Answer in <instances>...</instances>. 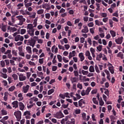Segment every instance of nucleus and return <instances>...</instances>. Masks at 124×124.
<instances>
[{
	"instance_id": "nucleus-1",
	"label": "nucleus",
	"mask_w": 124,
	"mask_h": 124,
	"mask_svg": "<svg viewBox=\"0 0 124 124\" xmlns=\"http://www.w3.org/2000/svg\"><path fill=\"white\" fill-rule=\"evenodd\" d=\"M16 18H17V19H18V20H19V23L18 24L19 26H22V25L24 24V22L26 21V18H24V16H17Z\"/></svg>"
},
{
	"instance_id": "nucleus-2",
	"label": "nucleus",
	"mask_w": 124,
	"mask_h": 124,
	"mask_svg": "<svg viewBox=\"0 0 124 124\" xmlns=\"http://www.w3.org/2000/svg\"><path fill=\"white\" fill-rule=\"evenodd\" d=\"M14 115L19 122L22 118V113L20 111L18 110L14 112Z\"/></svg>"
},
{
	"instance_id": "nucleus-3",
	"label": "nucleus",
	"mask_w": 124,
	"mask_h": 124,
	"mask_svg": "<svg viewBox=\"0 0 124 124\" xmlns=\"http://www.w3.org/2000/svg\"><path fill=\"white\" fill-rule=\"evenodd\" d=\"M54 117L55 118H57V119H62V118H63L64 116L62 111H59L54 114Z\"/></svg>"
},
{
	"instance_id": "nucleus-4",
	"label": "nucleus",
	"mask_w": 124,
	"mask_h": 124,
	"mask_svg": "<svg viewBox=\"0 0 124 124\" xmlns=\"http://www.w3.org/2000/svg\"><path fill=\"white\" fill-rule=\"evenodd\" d=\"M24 41V37L23 36H21L20 35H17L15 37V41Z\"/></svg>"
},
{
	"instance_id": "nucleus-5",
	"label": "nucleus",
	"mask_w": 124,
	"mask_h": 124,
	"mask_svg": "<svg viewBox=\"0 0 124 124\" xmlns=\"http://www.w3.org/2000/svg\"><path fill=\"white\" fill-rule=\"evenodd\" d=\"M124 40V37L121 36L118 37L117 39H115V42L117 44H122L123 43V41Z\"/></svg>"
},
{
	"instance_id": "nucleus-6",
	"label": "nucleus",
	"mask_w": 124,
	"mask_h": 124,
	"mask_svg": "<svg viewBox=\"0 0 124 124\" xmlns=\"http://www.w3.org/2000/svg\"><path fill=\"white\" fill-rule=\"evenodd\" d=\"M28 41L30 46H31L32 47H34V46L35 45V42H36L35 40L31 39V40H29Z\"/></svg>"
},
{
	"instance_id": "nucleus-7",
	"label": "nucleus",
	"mask_w": 124,
	"mask_h": 124,
	"mask_svg": "<svg viewBox=\"0 0 124 124\" xmlns=\"http://www.w3.org/2000/svg\"><path fill=\"white\" fill-rule=\"evenodd\" d=\"M83 28H84L81 30V32L82 33H87V32H89V28H88V26L84 25L83 26Z\"/></svg>"
},
{
	"instance_id": "nucleus-8",
	"label": "nucleus",
	"mask_w": 124,
	"mask_h": 124,
	"mask_svg": "<svg viewBox=\"0 0 124 124\" xmlns=\"http://www.w3.org/2000/svg\"><path fill=\"white\" fill-rule=\"evenodd\" d=\"M23 92L24 93H27L29 92V89H30V85H27L26 86L23 87Z\"/></svg>"
},
{
	"instance_id": "nucleus-9",
	"label": "nucleus",
	"mask_w": 124,
	"mask_h": 124,
	"mask_svg": "<svg viewBox=\"0 0 124 124\" xmlns=\"http://www.w3.org/2000/svg\"><path fill=\"white\" fill-rule=\"evenodd\" d=\"M27 79V77L24 76L23 74H21L19 76V81H25Z\"/></svg>"
},
{
	"instance_id": "nucleus-10",
	"label": "nucleus",
	"mask_w": 124,
	"mask_h": 124,
	"mask_svg": "<svg viewBox=\"0 0 124 124\" xmlns=\"http://www.w3.org/2000/svg\"><path fill=\"white\" fill-rule=\"evenodd\" d=\"M66 124H75V119L72 118L66 122Z\"/></svg>"
},
{
	"instance_id": "nucleus-11",
	"label": "nucleus",
	"mask_w": 124,
	"mask_h": 124,
	"mask_svg": "<svg viewBox=\"0 0 124 124\" xmlns=\"http://www.w3.org/2000/svg\"><path fill=\"white\" fill-rule=\"evenodd\" d=\"M83 104H86V102H85V100L83 99H81L79 101H78V106L79 107H82V105Z\"/></svg>"
},
{
	"instance_id": "nucleus-12",
	"label": "nucleus",
	"mask_w": 124,
	"mask_h": 124,
	"mask_svg": "<svg viewBox=\"0 0 124 124\" xmlns=\"http://www.w3.org/2000/svg\"><path fill=\"white\" fill-rule=\"evenodd\" d=\"M78 57L79 59H80V62H83V61L85 60V57L84 56V54H83V53H80L78 54Z\"/></svg>"
},
{
	"instance_id": "nucleus-13",
	"label": "nucleus",
	"mask_w": 124,
	"mask_h": 124,
	"mask_svg": "<svg viewBox=\"0 0 124 124\" xmlns=\"http://www.w3.org/2000/svg\"><path fill=\"white\" fill-rule=\"evenodd\" d=\"M18 105L19 106L20 110H24V109L25 108V105H24V104L22 102H19L18 103Z\"/></svg>"
},
{
	"instance_id": "nucleus-14",
	"label": "nucleus",
	"mask_w": 124,
	"mask_h": 124,
	"mask_svg": "<svg viewBox=\"0 0 124 124\" xmlns=\"http://www.w3.org/2000/svg\"><path fill=\"white\" fill-rule=\"evenodd\" d=\"M13 108H18V101H15L12 103Z\"/></svg>"
},
{
	"instance_id": "nucleus-15",
	"label": "nucleus",
	"mask_w": 124,
	"mask_h": 124,
	"mask_svg": "<svg viewBox=\"0 0 124 124\" xmlns=\"http://www.w3.org/2000/svg\"><path fill=\"white\" fill-rule=\"evenodd\" d=\"M108 70H109V71H110V73H111V74H114V73L115 72V69H114L113 66H109Z\"/></svg>"
},
{
	"instance_id": "nucleus-16",
	"label": "nucleus",
	"mask_w": 124,
	"mask_h": 124,
	"mask_svg": "<svg viewBox=\"0 0 124 124\" xmlns=\"http://www.w3.org/2000/svg\"><path fill=\"white\" fill-rule=\"evenodd\" d=\"M28 32L29 34L31 35V36H33L34 35V30H29L27 31Z\"/></svg>"
},
{
	"instance_id": "nucleus-17",
	"label": "nucleus",
	"mask_w": 124,
	"mask_h": 124,
	"mask_svg": "<svg viewBox=\"0 0 124 124\" xmlns=\"http://www.w3.org/2000/svg\"><path fill=\"white\" fill-rule=\"evenodd\" d=\"M95 25L97 26H103V22L99 21L98 20H96L95 21Z\"/></svg>"
},
{
	"instance_id": "nucleus-18",
	"label": "nucleus",
	"mask_w": 124,
	"mask_h": 124,
	"mask_svg": "<svg viewBox=\"0 0 124 124\" xmlns=\"http://www.w3.org/2000/svg\"><path fill=\"white\" fill-rule=\"evenodd\" d=\"M101 58H102V54L100 53L99 55H97L96 61H100L101 60Z\"/></svg>"
},
{
	"instance_id": "nucleus-19",
	"label": "nucleus",
	"mask_w": 124,
	"mask_h": 124,
	"mask_svg": "<svg viewBox=\"0 0 124 124\" xmlns=\"http://www.w3.org/2000/svg\"><path fill=\"white\" fill-rule=\"evenodd\" d=\"M26 50L29 54H31V47L30 46L26 47Z\"/></svg>"
},
{
	"instance_id": "nucleus-20",
	"label": "nucleus",
	"mask_w": 124,
	"mask_h": 124,
	"mask_svg": "<svg viewBox=\"0 0 124 124\" xmlns=\"http://www.w3.org/2000/svg\"><path fill=\"white\" fill-rule=\"evenodd\" d=\"M109 32L112 36V37H115L116 36V32L113 30H110Z\"/></svg>"
},
{
	"instance_id": "nucleus-21",
	"label": "nucleus",
	"mask_w": 124,
	"mask_h": 124,
	"mask_svg": "<svg viewBox=\"0 0 124 124\" xmlns=\"http://www.w3.org/2000/svg\"><path fill=\"white\" fill-rule=\"evenodd\" d=\"M71 81L72 84H73V83H77V78L76 77L72 78H71Z\"/></svg>"
},
{
	"instance_id": "nucleus-22",
	"label": "nucleus",
	"mask_w": 124,
	"mask_h": 124,
	"mask_svg": "<svg viewBox=\"0 0 124 124\" xmlns=\"http://www.w3.org/2000/svg\"><path fill=\"white\" fill-rule=\"evenodd\" d=\"M92 90V88L91 87H88L87 90L85 91V93L86 95H89V93H90V92H91Z\"/></svg>"
},
{
	"instance_id": "nucleus-23",
	"label": "nucleus",
	"mask_w": 124,
	"mask_h": 124,
	"mask_svg": "<svg viewBox=\"0 0 124 124\" xmlns=\"http://www.w3.org/2000/svg\"><path fill=\"white\" fill-rule=\"evenodd\" d=\"M1 114L2 115V116H4L5 115H7V111L2 109L1 110Z\"/></svg>"
},
{
	"instance_id": "nucleus-24",
	"label": "nucleus",
	"mask_w": 124,
	"mask_h": 124,
	"mask_svg": "<svg viewBox=\"0 0 124 124\" xmlns=\"http://www.w3.org/2000/svg\"><path fill=\"white\" fill-rule=\"evenodd\" d=\"M12 77H13V78H14V80H15V81L18 80V76L16 74H13L12 75Z\"/></svg>"
},
{
	"instance_id": "nucleus-25",
	"label": "nucleus",
	"mask_w": 124,
	"mask_h": 124,
	"mask_svg": "<svg viewBox=\"0 0 124 124\" xmlns=\"http://www.w3.org/2000/svg\"><path fill=\"white\" fill-rule=\"evenodd\" d=\"M117 57L123 59L124 58V54H123V52H120L118 53Z\"/></svg>"
},
{
	"instance_id": "nucleus-26",
	"label": "nucleus",
	"mask_w": 124,
	"mask_h": 124,
	"mask_svg": "<svg viewBox=\"0 0 124 124\" xmlns=\"http://www.w3.org/2000/svg\"><path fill=\"white\" fill-rule=\"evenodd\" d=\"M54 92H55V90L54 89L49 90L47 93L48 95H50V94H52V93H54Z\"/></svg>"
},
{
	"instance_id": "nucleus-27",
	"label": "nucleus",
	"mask_w": 124,
	"mask_h": 124,
	"mask_svg": "<svg viewBox=\"0 0 124 124\" xmlns=\"http://www.w3.org/2000/svg\"><path fill=\"white\" fill-rule=\"evenodd\" d=\"M93 101L94 104H96V105H98V102L97 101V100H96V98L93 97Z\"/></svg>"
},
{
	"instance_id": "nucleus-28",
	"label": "nucleus",
	"mask_w": 124,
	"mask_h": 124,
	"mask_svg": "<svg viewBox=\"0 0 124 124\" xmlns=\"http://www.w3.org/2000/svg\"><path fill=\"white\" fill-rule=\"evenodd\" d=\"M99 101V105H100V106H103V105H104V102L103 101V100H102V98L101 97Z\"/></svg>"
},
{
	"instance_id": "nucleus-29",
	"label": "nucleus",
	"mask_w": 124,
	"mask_h": 124,
	"mask_svg": "<svg viewBox=\"0 0 124 124\" xmlns=\"http://www.w3.org/2000/svg\"><path fill=\"white\" fill-rule=\"evenodd\" d=\"M57 58L58 59V61L60 62H62V57L61 55H57Z\"/></svg>"
},
{
	"instance_id": "nucleus-30",
	"label": "nucleus",
	"mask_w": 124,
	"mask_h": 124,
	"mask_svg": "<svg viewBox=\"0 0 124 124\" xmlns=\"http://www.w3.org/2000/svg\"><path fill=\"white\" fill-rule=\"evenodd\" d=\"M89 71L90 72H94V68L93 67V66H90L89 68Z\"/></svg>"
},
{
	"instance_id": "nucleus-31",
	"label": "nucleus",
	"mask_w": 124,
	"mask_h": 124,
	"mask_svg": "<svg viewBox=\"0 0 124 124\" xmlns=\"http://www.w3.org/2000/svg\"><path fill=\"white\" fill-rule=\"evenodd\" d=\"M0 65L2 66V67H5V61H0Z\"/></svg>"
},
{
	"instance_id": "nucleus-32",
	"label": "nucleus",
	"mask_w": 124,
	"mask_h": 124,
	"mask_svg": "<svg viewBox=\"0 0 124 124\" xmlns=\"http://www.w3.org/2000/svg\"><path fill=\"white\" fill-rule=\"evenodd\" d=\"M31 5H32V3L31 2L27 3L25 5L26 8H28V7H30V6H31Z\"/></svg>"
},
{
	"instance_id": "nucleus-33",
	"label": "nucleus",
	"mask_w": 124,
	"mask_h": 124,
	"mask_svg": "<svg viewBox=\"0 0 124 124\" xmlns=\"http://www.w3.org/2000/svg\"><path fill=\"white\" fill-rule=\"evenodd\" d=\"M33 28H34V27H33L32 24H28V28L29 30H33Z\"/></svg>"
},
{
	"instance_id": "nucleus-34",
	"label": "nucleus",
	"mask_w": 124,
	"mask_h": 124,
	"mask_svg": "<svg viewBox=\"0 0 124 124\" xmlns=\"http://www.w3.org/2000/svg\"><path fill=\"white\" fill-rule=\"evenodd\" d=\"M97 49L99 52H101L102 50V45H99L97 47Z\"/></svg>"
},
{
	"instance_id": "nucleus-35",
	"label": "nucleus",
	"mask_w": 124,
	"mask_h": 124,
	"mask_svg": "<svg viewBox=\"0 0 124 124\" xmlns=\"http://www.w3.org/2000/svg\"><path fill=\"white\" fill-rule=\"evenodd\" d=\"M44 12V10L41 9L37 11V14H43V13Z\"/></svg>"
},
{
	"instance_id": "nucleus-36",
	"label": "nucleus",
	"mask_w": 124,
	"mask_h": 124,
	"mask_svg": "<svg viewBox=\"0 0 124 124\" xmlns=\"http://www.w3.org/2000/svg\"><path fill=\"white\" fill-rule=\"evenodd\" d=\"M82 73L83 75H88V74H89V72L88 71L82 70Z\"/></svg>"
},
{
	"instance_id": "nucleus-37",
	"label": "nucleus",
	"mask_w": 124,
	"mask_h": 124,
	"mask_svg": "<svg viewBox=\"0 0 124 124\" xmlns=\"http://www.w3.org/2000/svg\"><path fill=\"white\" fill-rule=\"evenodd\" d=\"M74 74L75 77H78V76H79V73L78 72V71H77V70L74 71Z\"/></svg>"
},
{
	"instance_id": "nucleus-38",
	"label": "nucleus",
	"mask_w": 124,
	"mask_h": 124,
	"mask_svg": "<svg viewBox=\"0 0 124 124\" xmlns=\"http://www.w3.org/2000/svg\"><path fill=\"white\" fill-rule=\"evenodd\" d=\"M109 23L110 26V28H113V24H114V22H113L112 20L109 19Z\"/></svg>"
},
{
	"instance_id": "nucleus-39",
	"label": "nucleus",
	"mask_w": 124,
	"mask_h": 124,
	"mask_svg": "<svg viewBox=\"0 0 124 124\" xmlns=\"http://www.w3.org/2000/svg\"><path fill=\"white\" fill-rule=\"evenodd\" d=\"M95 69L96 72H97V73H100V71H99V69H98V66H97V65H95Z\"/></svg>"
},
{
	"instance_id": "nucleus-40",
	"label": "nucleus",
	"mask_w": 124,
	"mask_h": 124,
	"mask_svg": "<svg viewBox=\"0 0 124 124\" xmlns=\"http://www.w3.org/2000/svg\"><path fill=\"white\" fill-rule=\"evenodd\" d=\"M94 30H95V28L94 27L93 28H90V31L91 33H92V34H93V33H94Z\"/></svg>"
},
{
	"instance_id": "nucleus-41",
	"label": "nucleus",
	"mask_w": 124,
	"mask_h": 124,
	"mask_svg": "<svg viewBox=\"0 0 124 124\" xmlns=\"http://www.w3.org/2000/svg\"><path fill=\"white\" fill-rule=\"evenodd\" d=\"M18 97H19L20 98L19 99V101L20 100H23V95H22V94L21 93H19L18 95Z\"/></svg>"
},
{
	"instance_id": "nucleus-42",
	"label": "nucleus",
	"mask_w": 124,
	"mask_h": 124,
	"mask_svg": "<svg viewBox=\"0 0 124 124\" xmlns=\"http://www.w3.org/2000/svg\"><path fill=\"white\" fill-rule=\"evenodd\" d=\"M27 115H28V116H31V112L27 110L24 113V116H27Z\"/></svg>"
},
{
	"instance_id": "nucleus-43",
	"label": "nucleus",
	"mask_w": 124,
	"mask_h": 124,
	"mask_svg": "<svg viewBox=\"0 0 124 124\" xmlns=\"http://www.w3.org/2000/svg\"><path fill=\"white\" fill-rule=\"evenodd\" d=\"M101 16L103 18H105L106 17H107V14L105 13H101Z\"/></svg>"
},
{
	"instance_id": "nucleus-44",
	"label": "nucleus",
	"mask_w": 124,
	"mask_h": 124,
	"mask_svg": "<svg viewBox=\"0 0 124 124\" xmlns=\"http://www.w3.org/2000/svg\"><path fill=\"white\" fill-rule=\"evenodd\" d=\"M87 25L89 28H92L94 26L93 22H90L87 24Z\"/></svg>"
},
{
	"instance_id": "nucleus-45",
	"label": "nucleus",
	"mask_w": 124,
	"mask_h": 124,
	"mask_svg": "<svg viewBox=\"0 0 124 124\" xmlns=\"http://www.w3.org/2000/svg\"><path fill=\"white\" fill-rule=\"evenodd\" d=\"M26 29H22L20 30L21 34H25L26 33Z\"/></svg>"
},
{
	"instance_id": "nucleus-46",
	"label": "nucleus",
	"mask_w": 124,
	"mask_h": 124,
	"mask_svg": "<svg viewBox=\"0 0 124 124\" xmlns=\"http://www.w3.org/2000/svg\"><path fill=\"white\" fill-rule=\"evenodd\" d=\"M1 30L3 31H6V26L5 25H3L2 28H1Z\"/></svg>"
},
{
	"instance_id": "nucleus-47",
	"label": "nucleus",
	"mask_w": 124,
	"mask_h": 124,
	"mask_svg": "<svg viewBox=\"0 0 124 124\" xmlns=\"http://www.w3.org/2000/svg\"><path fill=\"white\" fill-rule=\"evenodd\" d=\"M14 90H15V86H13L11 87L9 89V91L10 92H13V91H14Z\"/></svg>"
},
{
	"instance_id": "nucleus-48",
	"label": "nucleus",
	"mask_w": 124,
	"mask_h": 124,
	"mask_svg": "<svg viewBox=\"0 0 124 124\" xmlns=\"http://www.w3.org/2000/svg\"><path fill=\"white\" fill-rule=\"evenodd\" d=\"M86 76H84L83 78V80H85V82H90V78H86Z\"/></svg>"
},
{
	"instance_id": "nucleus-49",
	"label": "nucleus",
	"mask_w": 124,
	"mask_h": 124,
	"mask_svg": "<svg viewBox=\"0 0 124 124\" xmlns=\"http://www.w3.org/2000/svg\"><path fill=\"white\" fill-rule=\"evenodd\" d=\"M46 19H50V17H51V15L49 13H46Z\"/></svg>"
},
{
	"instance_id": "nucleus-50",
	"label": "nucleus",
	"mask_w": 124,
	"mask_h": 124,
	"mask_svg": "<svg viewBox=\"0 0 124 124\" xmlns=\"http://www.w3.org/2000/svg\"><path fill=\"white\" fill-rule=\"evenodd\" d=\"M108 110L109 113H110V112H111V110H112V106L111 105L108 106Z\"/></svg>"
},
{
	"instance_id": "nucleus-51",
	"label": "nucleus",
	"mask_w": 124,
	"mask_h": 124,
	"mask_svg": "<svg viewBox=\"0 0 124 124\" xmlns=\"http://www.w3.org/2000/svg\"><path fill=\"white\" fill-rule=\"evenodd\" d=\"M37 74L39 77H43V73L42 72H37Z\"/></svg>"
},
{
	"instance_id": "nucleus-52",
	"label": "nucleus",
	"mask_w": 124,
	"mask_h": 124,
	"mask_svg": "<svg viewBox=\"0 0 124 124\" xmlns=\"http://www.w3.org/2000/svg\"><path fill=\"white\" fill-rule=\"evenodd\" d=\"M97 93V89H94L91 92L92 94H94Z\"/></svg>"
},
{
	"instance_id": "nucleus-53",
	"label": "nucleus",
	"mask_w": 124,
	"mask_h": 124,
	"mask_svg": "<svg viewBox=\"0 0 124 124\" xmlns=\"http://www.w3.org/2000/svg\"><path fill=\"white\" fill-rule=\"evenodd\" d=\"M79 22H80V19H76V20H75V25H77V24L79 23Z\"/></svg>"
},
{
	"instance_id": "nucleus-54",
	"label": "nucleus",
	"mask_w": 124,
	"mask_h": 124,
	"mask_svg": "<svg viewBox=\"0 0 124 124\" xmlns=\"http://www.w3.org/2000/svg\"><path fill=\"white\" fill-rule=\"evenodd\" d=\"M77 87L80 90H82V89H83V86H82V84H81L80 83L78 84Z\"/></svg>"
},
{
	"instance_id": "nucleus-55",
	"label": "nucleus",
	"mask_w": 124,
	"mask_h": 124,
	"mask_svg": "<svg viewBox=\"0 0 124 124\" xmlns=\"http://www.w3.org/2000/svg\"><path fill=\"white\" fill-rule=\"evenodd\" d=\"M86 113H83L82 114V119H83V120H84V121H86Z\"/></svg>"
},
{
	"instance_id": "nucleus-56",
	"label": "nucleus",
	"mask_w": 124,
	"mask_h": 124,
	"mask_svg": "<svg viewBox=\"0 0 124 124\" xmlns=\"http://www.w3.org/2000/svg\"><path fill=\"white\" fill-rule=\"evenodd\" d=\"M0 49H1V53H5V51H6V49L4 48V47H2L1 48H0Z\"/></svg>"
},
{
	"instance_id": "nucleus-57",
	"label": "nucleus",
	"mask_w": 124,
	"mask_h": 124,
	"mask_svg": "<svg viewBox=\"0 0 124 124\" xmlns=\"http://www.w3.org/2000/svg\"><path fill=\"white\" fill-rule=\"evenodd\" d=\"M81 93L82 96H84V95H86V91H85V90H82Z\"/></svg>"
},
{
	"instance_id": "nucleus-58",
	"label": "nucleus",
	"mask_w": 124,
	"mask_h": 124,
	"mask_svg": "<svg viewBox=\"0 0 124 124\" xmlns=\"http://www.w3.org/2000/svg\"><path fill=\"white\" fill-rule=\"evenodd\" d=\"M4 62H6V65H9V64L10 63L9 60H5Z\"/></svg>"
},
{
	"instance_id": "nucleus-59",
	"label": "nucleus",
	"mask_w": 124,
	"mask_h": 124,
	"mask_svg": "<svg viewBox=\"0 0 124 124\" xmlns=\"http://www.w3.org/2000/svg\"><path fill=\"white\" fill-rule=\"evenodd\" d=\"M46 6H47V7H49V5H48V4H47V3L42 5V7H43V8H44L45 9H46Z\"/></svg>"
},
{
	"instance_id": "nucleus-60",
	"label": "nucleus",
	"mask_w": 124,
	"mask_h": 124,
	"mask_svg": "<svg viewBox=\"0 0 124 124\" xmlns=\"http://www.w3.org/2000/svg\"><path fill=\"white\" fill-rule=\"evenodd\" d=\"M79 3H83L84 4H87V2L86 1V0H80L79 2Z\"/></svg>"
},
{
	"instance_id": "nucleus-61",
	"label": "nucleus",
	"mask_w": 124,
	"mask_h": 124,
	"mask_svg": "<svg viewBox=\"0 0 124 124\" xmlns=\"http://www.w3.org/2000/svg\"><path fill=\"white\" fill-rule=\"evenodd\" d=\"M88 43L92 46V39L91 38H88V40H87Z\"/></svg>"
},
{
	"instance_id": "nucleus-62",
	"label": "nucleus",
	"mask_w": 124,
	"mask_h": 124,
	"mask_svg": "<svg viewBox=\"0 0 124 124\" xmlns=\"http://www.w3.org/2000/svg\"><path fill=\"white\" fill-rule=\"evenodd\" d=\"M2 77L4 79H6V78H7V75L6 74L2 73Z\"/></svg>"
},
{
	"instance_id": "nucleus-63",
	"label": "nucleus",
	"mask_w": 124,
	"mask_h": 124,
	"mask_svg": "<svg viewBox=\"0 0 124 124\" xmlns=\"http://www.w3.org/2000/svg\"><path fill=\"white\" fill-rule=\"evenodd\" d=\"M105 93L108 96H109V90L108 89H106V91L105 92Z\"/></svg>"
},
{
	"instance_id": "nucleus-64",
	"label": "nucleus",
	"mask_w": 124,
	"mask_h": 124,
	"mask_svg": "<svg viewBox=\"0 0 124 124\" xmlns=\"http://www.w3.org/2000/svg\"><path fill=\"white\" fill-rule=\"evenodd\" d=\"M58 69V67L57 66H52V71H56Z\"/></svg>"
}]
</instances>
